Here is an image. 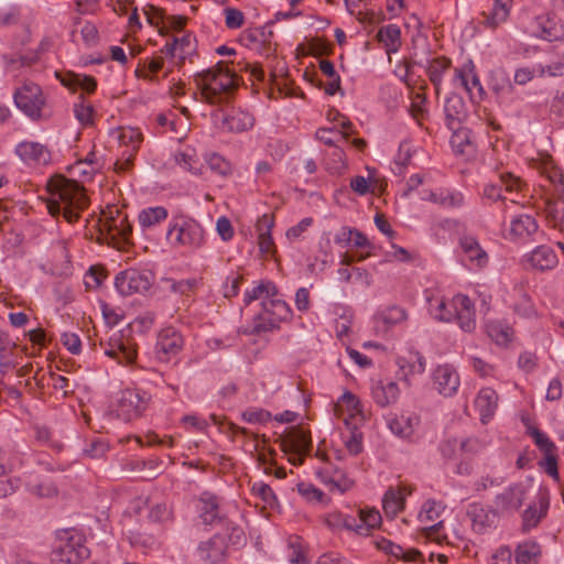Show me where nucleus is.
Returning a JSON list of instances; mask_svg holds the SVG:
<instances>
[{"instance_id":"23","label":"nucleus","mask_w":564,"mask_h":564,"mask_svg":"<svg viewBox=\"0 0 564 564\" xmlns=\"http://www.w3.org/2000/svg\"><path fill=\"white\" fill-rule=\"evenodd\" d=\"M420 421V416L415 413H403L389 421V429L400 437L410 438L414 435Z\"/></svg>"},{"instance_id":"61","label":"nucleus","mask_w":564,"mask_h":564,"mask_svg":"<svg viewBox=\"0 0 564 564\" xmlns=\"http://www.w3.org/2000/svg\"><path fill=\"white\" fill-rule=\"evenodd\" d=\"M62 343L73 355L80 352L82 343L78 335L74 333H64L62 336Z\"/></svg>"},{"instance_id":"35","label":"nucleus","mask_w":564,"mask_h":564,"mask_svg":"<svg viewBox=\"0 0 564 564\" xmlns=\"http://www.w3.org/2000/svg\"><path fill=\"white\" fill-rule=\"evenodd\" d=\"M538 25L540 29L539 36L543 40L552 42L563 36V28L557 24L554 18L541 17L538 19Z\"/></svg>"},{"instance_id":"1","label":"nucleus","mask_w":564,"mask_h":564,"mask_svg":"<svg viewBox=\"0 0 564 564\" xmlns=\"http://www.w3.org/2000/svg\"><path fill=\"white\" fill-rule=\"evenodd\" d=\"M50 192L47 209L54 217L63 216L69 224L78 220L79 212L88 206L84 187L74 180L56 175L46 184Z\"/></svg>"},{"instance_id":"50","label":"nucleus","mask_w":564,"mask_h":564,"mask_svg":"<svg viewBox=\"0 0 564 564\" xmlns=\"http://www.w3.org/2000/svg\"><path fill=\"white\" fill-rule=\"evenodd\" d=\"M389 554L404 562H416L422 556L420 551L414 549L405 550L398 544H393L392 550Z\"/></svg>"},{"instance_id":"27","label":"nucleus","mask_w":564,"mask_h":564,"mask_svg":"<svg viewBox=\"0 0 564 564\" xmlns=\"http://www.w3.org/2000/svg\"><path fill=\"white\" fill-rule=\"evenodd\" d=\"M316 475L324 484L330 485L332 489H337L341 494L349 490L354 485V481L339 468H334L332 471L328 469L318 470Z\"/></svg>"},{"instance_id":"4","label":"nucleus","mask_w":564,"mask_h":564,"mask_svg":"<svg viewBox=\"0 0 564 564\" xmlns=\"http://www.w3.org/2000/svg\"><path fill=\"white\" fill-rule=\"evenodd\" d=\"M59 538V544L52 552V562L54 564H80L89 557V550L83 543V538L78 534Z\"/></svg>"},{"instance_id":"36","label":"nucleus","mask_w":564,"mask_h":564,"mask_svg":"<svg viewBox=\"0 0 564 564\" xmlns=\"http://www.w3.org/2000/svg\"><path fill=\"white\" fill-rule=\"evenodd\" d=\"M539 225L530 215H521L511 221V234L514 236H531L538 231Z\"/></svg>"},{"instance_id":"3","label":"nucleus","mask_w":564,"mask_h":564,"mask_svg":"<svg viewBox=\"0 0 564 564\" xmlns=\"http://www.w3.org/2000/svg\"><path fill=\"white\" fill-rule=\"evenodd\" d=\"M166 236L175 247L197 250L205 245L203 226L196 219L184 215L172 218Z\"/></svg>"},{"instance_id":"16","label":"nucleus","mask_w":564,"mask_h":564,"mask_svg":"<svg viewBox=\"0 0 564 564\" xmlns=\"http://www.w3.org/2000/svg\"><path fill=\"white\" fill-rule=\"evenodd\" d=\"M15 153L29 164L46 165L51 161L50 150L42 143L23 141L17 145Z\"/></svg>"},{"instance_id":"25","label":"nucleus","mask_w":564,"mask_h":564,"mask_svg":"<svg viewBox=\"0 0 564 564\" xmlns=\"http://www.w3.org/2000/svg\"><path fill=\"white\" fill-rule=\"evenodd\" d=\"M475 406L480 414L482 423H487L495 414L498 406V394L492 388H484L479 391Z\"/></svg>"},{"instance_id":"62","label":"nucleus","mask_w":564,"mask_h":564,"mask_svg":"<svg viewBox=\"0 0 564 564\" xmlns=\"http://www.w3.org/2000/svg\"><path fill=\"white\" fill-rule=\"evenodd\" d=\"M74 83L76 86H78L80 89L87 91L88 94L94 93L97 87L96 79L91 76H86V75H75Z\"/></svg>"},{"instance_id":"63","label":"nucleus","mask_w":564,"mask_h":564,"mask_svg":"<svg viewBox=\"0 0 564 564\" xmlns=\"http://www.w3.org/2000/svg\"><path fill=\"white\" fill-rule=\"evenodd\" d=\"M346 447L352 455H358L362 451V436L361 433L354 431L349 438L346 441Z\"/></svg>"},{"instance_id":"24","label":"nucleus","mask_w":564,"mask_h":564,"mask_svg":"<svg viewBox=\"0 0 564 564\" xmlns=\"http://www.w3.org/2000/svg\"><path fill=\"white\" fill-rule=\"evenodd\" d=\"M528 262L532 268L546 271L556 267L558 260L554 250L549 246H539L527 256Z\"/></svg>"},{"instance_id":"33","label":"nucleus","mask_w":564,"mask_h":564,"mask_svg":"<svg viewBox=\"0 0 564 564\" xmlns=\"http://www.w3.org/2000/svg\"><path fill=\"white\" fill-rule=\"evenodd\" d=\"M377 40L384 44L388 53H394L401 46V31L395 24L382 26L377 33Z\"/></svg>"},{"instance_id":"31","label":"nucleus","mask_w":564,"mask_h":564,"mask_svg":"<svg viewBox=\"0 0 564 564\" xmlns=\"http://www.w3.org/2000/svg\"><path fill=\"white\" fill-rule=\"evenodd\" d=\"M120 139L123 143H131V153L128 155L127 159L123 161H118L116 163L117 171L119 172H127L129 171L133 165V154L138 150L139 144L142 141V134L138 130L129 129L127 131H123L120 135Z\"/></svg>"},{"instance_id":"42","label":"nucleus","mask_w":564,"mask_h":564,"mask_svg":"<svg viewBox=\"0 0 564 564\" xmlns=\"http://www.w3.org/2000/svg\"><path fill=\"white\" fill-rule=\"evenodd\" d=\"M167 215L166 208L162 206L150 207L139 214V221L142 227H151L166 219Z\"/></svg>"},{"instance_id":"55","label":"nucleus","mask_w":564,"mask_h":564,"mask_svg":"<svg viewBox=\"0 0 564 564\" xmlns=\"http://www.w3.org/2000/svg\"><path fill=\"white\" fill-rule=\"evenodd\" d=\"M207 163L210 170L217 172L220 175H227L230 172L229 163L217 153L210 154L207 159Z\"/></svg>"},{"instance_id":"7","label":"nucleus","mask_w":564,"mask_h":564,"mask_svg":"<svg viewBox=\"0 0 564 564\" xmlns=\"http://www.w3.org/2000/svg\"><path fill=\"white\" fill-rule=\"evenodd\" d=\"M149 399L148 394L140 390L121 391L117 400V416L127 422L139 417L147 409Z\"/></svg>"},{"instance_id":"22","label":"nucleus","mask_w":564,"mask_h":564,"mask_svg":"<svg viewBox=\"0 0 564 564\" xmlns=\"http://www.w3.org/2000/svg\"><path fill=\"white\" fill-rule=\"evenodd\" d=\"M444 111L448 129L457 131L460 123L466 118L464 99L459 95L452 94L446 98Z\"/></svg>"},{"instance_id":"34","label":"nucleus","mask_w":564,"mask_h":564,"mask_svg":"<svg viewBox=\"0 0 564 564\" xmlns=\"http://www.w3.org/2000/svg\"><path fill=\"white\" fill-rule=\"evenodd\" d=\"M404 506V495L401 489L389 488L382 499V507L387 516L395 517Z\"/></svg>"},{"instance_id":"32","label":"nucleus","mask_w":564,"mask_h":564,"mask_svg":"<svg viewBox=\"0 0 564 564\" xmlns=\"http://www.w3.org/2000/svg\"><path fill=\"white\" fill-rule=\"evenodd\" d=\"M253 123V116L243 110H235L231 115L226 116L223 120L224 127L232 132L246 131L252 128Z\"/></svg>"},{"instance_id":"40","label":"nucleus","mask_w":564,"mask_h":564,"mask_svg":"<svg viewBox=\"0 0 564 564\" xmlns=\"http://www.w3.org/2000/svg\"><path fill=\"white\" fill-rule=\"evenodd\" d=\"M451 62L444 57L432 59L427 66V74L431 83L434 85L436 93L440 91L443 73L449 67Z\"/></svg>"},{"instance_id":"17","label":"nucleus","mask_w":564,"mask_h":564,"mask_svg":"<svg viewBox=\"0 0 564 564\" xmlns=\"http://www.w3.org/2000/svg\"><path fill=\"white\" fill-rule=\"evenodd\" d=\"M499 182L500 184H487L485 186L484 196L487 199L492 202L506 200L507 198L502 196V188H505L506 192L512 193L513 191H522L524 186L523 182L511 173L501 174Z\"/></svg>"},{"instance_id":"13","label":"nucleus","mask_w":564,"mask_h":564,"mask_svg":"<svg viewBox=\"0 0 564 564\" xmlns=\"http://www.w3.org/2000/svg\"><path fill=\"white\" fill-rule=\"evenodd\" d=\"M452 308L454 311V319L460 329L470 333L476 328L475 310L470 299L466 295L458 294L452 299Z\"/></svg>"},{"instance_id":"52","label":"nucleus","mask_w":564,"mask_h":564,"mask_svg":"<svg viewBox=\"0 0 564 564\" xmlns=\"http://www.w3.org/2000/svg\"><path fill=\"white\" fill-rule=\"evenodd\" d=\"M547 219L553 227L564 232V208H560L556 204L550 203L546 208Z\"/></svg>"},{"instance_id":"51","label":"nucleus","mask_w":564,"mask_h":564,"mask_svg":"<svg viewBox=\"0 0 564 564\" xmlns=\"http://www.w3.org/2000/svg\"><path fill=\"white\" fill-rule=\"evenodd\" d=\"M30 492L40 498H51L57 495L56 486L51 481H42L30 486Z\"/></svg>"},{"instance_id":"30","label":"nucleus","mask_w":564,"mask_h":564,"mask_svg":"<svg viewBox=\"0 0 564 564\" xmlns=\"http://www.w3.org/2000/svg\"><path fill=\"white\" fill-rule=\"evenodd\" d=\"M511 8V0H495L494 7L489 14H485V20L481 22L486 28L495 29L501 23L506 22Z\"/></svg>"},{"instance_id":"11","label":"nucleus","mask_w":564,"mask_h":564,"mask_svg":"<svg viewBox=\"0 0 564 564\" xmlns=\"http://www.w3.org/2000/svg\"><path fill=\"white\" fill-rule=\"evenodd\" d=\"M228 543L224 534L216 533L209 540L203 541L197 546L200 561L210 564H220L227 556Z\"/></svg>"},{"instance_id":"45","label":"nucleus","mask_w":564,"mask_h":564,"mask_svg":"<svg viewBox=\"0 0 564 564\" xmlns=\"http://www.w3.org/2000/svg\"><path fill=\"white\" fill-rule=\"evenodd\" d=\"M79 98L80 102L75 104L74 106L75 117L82 124H93L94 107L86 102L83 95H80Z\"/></svg>"},{"instance_id":"21","label":"nucleus","mask_w":564,"mask_h":564,"mask_svg":"<svg viewBox=\"0 0 564 564\" xmlns=\"http://www.w3.org/2000/svg\"><path fill=\"white\" fill-rule=\"evenodd\" d=\"M197 509L205 524L224 523L226 519L220 514L218 498L210 492H203L198 499Z\"/></svg>"},{"instance_id":"60","label":"nucleus","mask_w":564,"mask_h":564,"mask_svg":"<svg viewBox=\"0 0 564 564\" xmlns=\"http://www.w3.org/2000/svg\"><path fill=\"white\" fill-rule=\"evenodd\" d=\"M223 525L228 532V540L231 544H241L245 539L243 530L237 525H234L230 521L226 520Z\"/></svg>"},{"instance_id":"20","label":"nucleus","mask_w":564,"mask_h":564,"mask_svg":"<svg viewBox=\"0 0 564 564\" xmlns=\"http://www.w3.org/2000/svg\"><path fill=\"white\" fill-rule=\"evenodd\" d=\"M459 247L473 265L477 268H485L488 264V253L480 246L476 237L470 235L462 236L459 238Z\"/></svg>"},{"instance_id":"37","label":"nucleus","mask_w":564,"mask_h":564,"mask_svg":"<svg viewBox=\"0 0 564 564\" xmlns=\"http://www.w3.org/2000/svg\"><path fill=\"white\" fill-rule=\"evenodd\" d=\"M454 311L452 308V300L445 301L443 297L430 300V312L435 319L452 322L454 321Z\"/></svg>"},{"instance_id":"29","label":"nucleus","mask_w":564,"mask_h":564,"mask_svg":"<svg viewBox=\"0 0 564 564\" xmlns=\"http://www.w3.org/2000/svg\"><path fill=\"white\" fill-rule=\"evenodd\" d=\"M486 333L498 346L506 347L513 338V329L502 321H490L486 324Z\"/></svg>"},{"instance_id":"6","label":"nucleus","mask_w":564,"mask_h":564,"mask_svg":"<svg viewBox=\"0 0 564 564\" xmlns=\"http://www.w3.org/2000/svg\"><path fill=\"white\" fill-rule=\"evenodd\" d=\"M14 102L26 116L37 119L41 117L45 99L39 85L26 82L14 93Z\"/></svg>"},{"instance_id":"38","label":"nucleus","mask_w":564,"mask_h":564,"mask_svg":"<svg viewBox=\"0 0 564 564\" xmlns=\"http://www.w3.org/2000/svg\"><path fill=\"white\" fill-rule=\"evenodd\" d=\"M541 555V547L535 542H525L519 544L516 550L517 564H532L535 563Z\"/></svg>"},{"instance_id":"59","label":"nucleus","mask_w":564,"mask_h":564,"mask_svg":"<svg viewBox=\"0 0 564 564\" xmlns=\"http://www.w3.org/2000/svg\"><path fill=\"white\" fill-rule=\"evenodd\" d=\"M242 419L248 423H265L271 414L265 410H248L242 413Z\"/></svg>"},{"instance_id":"53","label":"nucleus","mask_w":564,"mask_h":564,"mask_svg":"<svg viewBox=\"0 0 564 564\" xmlns=\"http://www.w3.org/2000/svg\"><path fill=\"white\" fill-rule=\"evenodd\" d=\"M299 494L304 497L307 501H322L324 494L322 490L307 482H300L297 485Z\"/></svg>"},{"instance_id":"46","label":"nucleus","mask_w":564,"mask_h":564,"mask_svg":"<svg viewBox=\"0 0 564 564\" xmlns=\"http://www.w3.org/2000/svg\"><path fill=\"white\" fill-rule=\"evenodd\" d=\"M530 435L534 440L535 445L542 451L544 454L550 452H556L555 444L547 437L546 434L541 432L536 427H530Z\"/></svg>"},{"instance_id":"44","label":"nucleus","mask_w":564,"mask_h":564,"mask_svg":"<svg viewBox=\"0 0 564 564\" xmlns=\"http://www.w3.org/2000/svg\"><path fill=\"white\" fill-rule=\"evenodd\" d=\"M359 530L360 535H368L370 530L376 528L380 521L381 516L377 510L364 511L359 510Z\"/></svg>"},{"instance_id":"26","label":"nucleus","mask_w":564,"mask_h":564,"mask_svg":"<svg viewBox=\"0 0 564 564\" xmlns=\"http://www.w3.org/2000/svg\"><path fill=\"white\" fill-rule=\"evenodd\" d=\"M371 395L378 405L384 408L391 403H394L398 400V384L393 381L375 382L371 388Z\"/></svg>"},{"instance_id":"49","label":"nucleus","mask_w":564,"mask_h":564,"mask_svg":"<svg viewBox=\"0 0 564 564\" xmlns=\"http://www.w3.org/2000/svg\"><path fill=\"white\" fill-rule=\"evenodd\" d=\"M441 505L435 500H427L422 506L419 519L422 523L435 521L440 516Z\"/></svg>"},{"instance_id":"15","label":"nucleus","mask_w":564,"mask_h":564,"mask_svg":"<svg viewBox=\"0 0 564 564\" xmlns=\"http://www.w3.org/2000/svg\"><path fill=\"white\" fill-rule=\"evenodd\" d=\"M105 354L116 359L121 365H129L135 360L137 350L133 344L128 339L124 340L119 334L110 337L108 348L105 349Z\"/></svg>"},{"instance_id":"14","label":"nucleus","mask_w":564,"mask_h":564,"mask_svg":"<svg viewBox=\"0 0 564 564\" xmlns=\"http://www.w3.org/2000/svg\"><path fill=\"white\" fill-rule=\"evenodd\" d=\"M436 390L444 397H452L459 387V376L451 365L438 366L433 373Z\"/></svg>"},{"instance_id":"47","label":"nucleus","mask_w":564,"mask_h":564,"mask_svg":"<svg viewBox=\"0 0 564 564\" xmlns=\"http://www.w3.org/2000/svg\"><path fill=\"white\" fill-rule=\"evenodd\" d=\"M165 282H166L170 291H172L174 293H180L182 295H188L191 292L194 291V289L197 285L196 279H188V280H181V281L166 279Z\"/></svg>"},{"instance_id":"43","label":"nucleus","mask_w":564,"mask_h":564,"mask_svg":"<svg viewBox=\"0 0 564 564\" xmlns=\"http://www.w3.org/2000/svg\"><path fill=\"white\" fill-rule=\"evenodd\" d=\"M547 508L549 501L544 498L540 500V512H538L535 507L529 506L522 516L524 529L529 530L536 527L540 520L545 516Z\"/></svg>"},{"instance_id":"12","label":"nucleus","mask_w":564,"mask_h":564,"mask_svg":"<svg viewBox=\"0 0 564 564\" xmlns=\"http://www.w3.org/2000/svg\"><path fill=\"white\" fill-rule=\"evenodd\" d=\"M281 447L286 454H310L312 440L310 433L293 426L281 436Z\"/></svg>"},{"instance_id":"2","label":"nucleus","mask_w":564,"mask_h":564,"mask_svg":"<svg viewBox=\"0 0 564 564\" xmlns=\"http://www.w3.org/2000/svg\"><path fill=\"white\" fill-rule=\"evenodd\" d=\"M237 75L227 64L219 61L215 66L195 75V82L200 90V97L209 105L226 102L238 86Z\"/></svg>"},{"instance_id":"19","label":"nucleus","mask_w":564,"mask_h":564,"mask_svg":"<svg viewBox=\"0 0 564 564\" xmlns=\"http://www.w3.org/2000/svg\"><path fill=\"white\" fill-rule=\"evenodd\" d=\"M466 514L471 521L473 530L481 534L494 524L498 512L495 508L487 510L482 505L474 502L468 506Z\"/></svg>"},{"instance_id":"28","label":"nucleus","mask_w":564,"mask_h":564,"mask_svg":"<svg viewBox=\"0 0 564 564\" xmlns=\"http://www.w3.org/2000/svg\"><path fill=\"white\" fill-rule=\"evenodd\" d=\"M273 227V218L270 215H263L257 221V231L259 234V248L264 254H270L273 251L274 243L271 236V229Z\"/></svg>"},{"instance_id":"58","label":"nucleus","mask_w":564,"mask_h":564,"mask_svg":"<svg viewBox=\"0 0 564 564\" xmlns=\"http://www.w3.org/2000/svg\"><path fill=\"white\" fill-rule=\"evenodd\" d=\"M216 230L224 241L232 239L235 232L230 220L225 216L217 219Z\"/></svg>"},{"instance_id":"8","label":"nucleus","mask_w":564,"mask_h":564,"mask_svg":"<svg viewBox=\"0 0 564 564\" xmlns=\"http://www.w3.org/2000/svg\"><path fill=\"white\" fill-rule=\"evenodd\" d=\"M183 347L182 334L172 326L165 327L158 334L154 355L159 361L169 362L182 351Z\"/></svg>"},{"instance_id":"39","label":"nucleus","mask_w":564,"mask_h":564,"mask_svg":"<svg viewBox=\"0 0 564 564\" xmlns=\"http://www.w3.org/2000/svg\"><path fill=\"white\" fill-rule=\"evenodd\" d=\"M422 199H429L433 203L440 204L445 207H458L463 204V195L459 193H449V192H424L422 195Z\"/></svg>"},{"instance_id":"54","label":"nucleus","mask_w":564,"mask_h":564,"mask_svg":"<svg viewBox=\"0 0 564 564\" xmlns=\"http://www.w3.org/2000/svg\"><path fill=\"white\" fill-rule=\"evenodd\" d=\"M334 518H335L334 524H336L338 527H343L347 530L355 531L356 533L360 534L361 530H359V516L355 517V516L339 513V514L335 516Z\"/></svg>"},{"instance_id":"18","label":"nucleus","mask_w":564,"mask_h":564,"mask_svg":"<svg viewBox=\"0 0 564 564\" xmlns=\"http://www.w3.org/2000/svg\"><path fill=\"white\" fill-rule=\"evenodd\" d=\"M406 311L398 305H391L380 312L373 317L375 329L377 333H387L393 326L406 321Z\"/></svg>"},{"instance_id":"57","label":"nucleus","mask_w":564,"mask_h":564,"mask_svg":"<svg viewBox=\"0 0 564 564\" xmlns=\"http://www.w3.org/2000/svg\"><path fill=\"white\" fill-rule=\"evenodd\" d=\"M177 164L194 174H202V164H198L196 160H194L191 155L186 153H180L176 155Z\"/></svg>"},{"instance_id":"41","label":"nucleus","mask_w":564,"mask_h":564,"mask_svg":"<svg viewBox=\"0 0 564 564\" xmlns=\"http://www.w3.org/2000/svg\"><path fill=\"white\" fill-rule=\"evenodd\" d=\"M278 294V289L272 282H263L245 294V303L250 304L254 300H267Z\"/></svg>"},{"instance_id":"56","label":"nucleus","mask_w":564,"mask_h":564,"mask_svg":"<svg viewBox=\"0 0 564 564\" xmlns=\"http://www.w3.org/2000/svg\"><path fill=\"white\" fill-rule=\"evenodd\" d=\"M226 26L228 29H239L245 22L243 13L235 8L225 9Z\"/></svg>"},{"instance_id":"5","label":"nucleus","mask_w":564,"mask_h":564,"mask_svg":"<svg viewBox=\"0 0 564 564\" xmlns=\"http://www.w3.org/2000/svg\"><path fill=\"white\" fill-rule=\"evenodd\" d=\"M153 283V274L150 271L128 269L117 274L115 286L124 296L134 293H144L150 290Z\"/></svg>"},{"instance_id":"9","label":"nucleus","mask_w":564,"mask_h":564,"mask_svg":"<svg viewBox=\"0 0 564 564\" xmlns=\"http://www.w3.org/2000/svg\"><path fill=\"white\" fill-rule=\"evenodd\" d=\"M292 312L289 305L282 301L269 297L262 301V311L259 313V318H267L268 324H257L256 330L270 332L279 327V324L291 317Z\"/></svg>"},{"instance_id":"10","label":"nucleus","mask_w":564,"mask_h":564,"mask_svg":"<svg viewBox=\"0 0 564 564\" xmlns=\"http://www.w3.org/2000/svg\"><path fill=\"white\" fill-rule=\"evenodd\" d=\"M525 495L527 489L522 484H513L495 497L494 508L498 514H513L522 507Z\"/></svg>"},{"instance_id":"64","label":"nucleus","mask_w":564,"mask_h":564,"mask_svg":"<svg viewBox=\"0 0 564 564\" xmlns=\"http://www.w3.org/2000/svg\"><path fill=\"white\" fill-rule=\"evenodd\" d=\"M542 75L547 74L549 76H562L564 75V58L552 62L546 66L542 67Z\"/></svg>"},{"instance_id":"48","label":"nucleus","mask_w":564,"mask_h":564,"mask_svg":"<svg viewBox=\"0 0 564 564\" xmlns=\"http://www.w3.org/2000/svg\"><path fill=\"white\" fill-rule=\"evenodd\" d=\"M252 491L254 495L260 497L261 500L270 508H273L278 502L276 496L274 495L272 488L267 484H263V482L253 484Z\"/></svg>"}]
</instances>
